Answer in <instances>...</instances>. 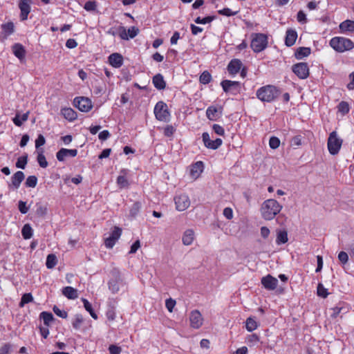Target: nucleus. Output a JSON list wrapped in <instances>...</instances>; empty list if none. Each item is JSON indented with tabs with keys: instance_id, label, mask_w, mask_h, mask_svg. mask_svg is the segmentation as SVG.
I'll use <instances>...</instances> for the list:
<instances>
[{
	"instance_id": "27",
	"label": "nucleus",
	"mask_w": 354,
	"mask_h": 354,
	"mask_svg": "<svg viewBox=\"0 0 354 354\" xmlns=\"http://www.w3.org/2000/svg\"><path fill=\"white\" fill-rule=\"evenodd\" d=\"M152 83L158 90H163L166 87V82L162 75L158 73L153 77Z\"/></svg>"
},
{
	"instance_id": "43",
	"label": "nucleus",
	"mask_w": 354,
	"mask_h": 354,
	"mask_svg": "<svg viewBox=\"0 0 354 354\" xmlns=\"http://www.w3.org/2000/svg\"><path fill=\"white\" fill-rule=\"evenodd\" d=\"M162 130L164 136L167 138L173 137L174 133L176 131V128L171 124L165 126L164 128H162Z\"/></svg>"
},
{
	"instance_id": "58",
	"label": "nucleus",
	"mask_w": 354,
	"mask_h": 354,
	"mask_svg": "<svg viewBox=\"0 0 354 354\" xmlns=\"http://www.w3.org/2000/svg\"><path fill=\"white\" fill-rule=\"evenodd\" d=\"M47 207L40 205L37 207L36 214L39 216H44L47 214Z\"/></svg>"
},
{
	"instance_id": "18",
	"label": "nucleus",
	"mask_w": 354,
	"mask_h": 354,
	"mask_svg": "<svg viewBox=\"0 0 354 354\" xmlns=\"http://www.w3.org/2000/svg\"><path fill=\"white\" fill-rule=\"evenodd\" d=\"M221 106H210L206 110V116L210 120H216L222 115Z\"/></svg>"
},
{
	"instance_id": "59",
	"label": "nucleus",
	"mask_w": 354,
	"mask_h": 354,
	"mask_svg": "<svg viewBox=\"0 0 354 354\" xmlns=\"http://www.w3.org/2000/svg\"><path fill=\"white\" fill-rule=\"evenodd\" d=\"M46 142V139L43 135L39 134L35 140V147L39 149L41 146L44 145Z\"/></svg>"
},
{
	"instance_id": "25",
	"label": "nucleus",
	"mask_w": 354,
	"mask_h": 354,
	"mask_svg": "<svg viewBox=\"0 0 354 354\" xmlns=\"http://www.w3.org/2000/svg\"><path fill=\"white\" fill-rule=\"evenodd\" d=\"M24 174L22 171H17L11 178V185L10 187L12 186L14 188L18 189L21 182L24 180Z\"/></svg>"
},
{
	"instance_id": "4",
	"label": "nucleus",
	"mask_w": 354,
	"mask_h": 354,
	"mask_svg": "<svg viewBox=\"0 0 354 354\" xmlns=\"http://www.w3.org/2000/svg\"><path fill=\"white\" fill-rule=\"evenodd\" d=\"M250 47L254 53L265 50L268 44V36L263 33H252Z\"/></svg>"
},
{
	"instance_id": "48",
	"label": "nucleus",
	"mask_w": 354,
	"mask_h": 354,
	"mask_svg": "<svg viewBox=\"0 0 354 354\" xmlns=\"http://www.w3.org/2000/svg\"><path fill=\"white\" fill-rule=\"evenodd\" d=\"M37 183V178L35 176H30L26 178L25 185L28 187H35Z\"/></svg>"
},
{
	"instance_id": "62",
	"label": "nucleus",
	"mask_w": 354,
	"mask_h": 354,
	"mask_svg": "<svg viewBox=\"0 0 354 354\" xmlns=\"http://www.w3.org/2000/svg\"><path fill=\"white\" fill-rule=\"evenodd\" d=\"M96 8L95 1H88L84 4V9L87 11H93Z\"/></svg>"
},
{
	"instance_id": "60",
	"label": "nucleus",
	"mask_w": 354,
	"mask_h": 354,
	"mask_svg": "<svg viewBox=\"0 0 354 354\" xmlns=\"http://www.w3.org/2000/svg\"><path fill=\"white\" fill-rule=\"evenodd\" d=\"M223 216L228 220H231L233 218L234 213L231 207H225L223 212Z\"/></svg>"
},
{
	"instance_id": "22",
	"label": "nucleus",
	"mask_w": 354,
	"mask_h": 354,
	"mask_svg": "<svg viewBox=\"0 0 354 354\" xmlns=\"http://www.w3.org/2000/svg\"><path fill=\"white\" fill-rule=\"evenodd\" d=\"M1 28L2 30L1 40L2 41L6 39L15 31V26L12 21L1 24Z\"/></svg>"
},
{
	"instance_id": "30",
	"label": "nucleus",
	"mask_w": 354,
	"mask_h": 354,
	"mask_svg": "<svg viewBox=\"0 0 354 354\" xmlns=\"http://www.w3.org/2000/svg\"><path fill=\"white\" fill-rule=\"evenodd\" d=\"M339 28L341 32H353L354 31V21L345 20L339 24Z\"/></svg>"
},
{
	"instance_id": "55",
	"label": "nucleus",
	"mask_w": 354,
	"mask_h": 354,
	"mask_svg": "<svg viewBox=\"0 0 354 354\" xmlns=\"http://www.w3.org/2000/svg\"><path fill=\"white\" fill-rule=\"evenodd\" d=\"M213 19H214V18L212 17H210V16L204 17L203 19H201L200 17H198L195 19V22L196 24H205L210 23Z\"/></svg>"
},
{
	"instance_id": "38",
	"label": "nucleus",
	"mask_w": 354,
	"mask_h": 354,
	"mask_svg": "<svg viewBox=\"0 0 354 354\" xmlns=\"http://www.w3.org/2000/svg\"><path fill=\"white\" fill-rule=\"evenodd\" d=\"M84 322V317L81 314H77L75 315L73 321L72 326L75 330H79Z\"/></svg>"
},
{
	"instance_id": "19",
	"label": "nucleus",
	"mask_w": 354,
	"mask_h": 354,
	"mask_svg": "<svg viewBox=\"0 0 354 354\" xmlns=\"http://www.w3.org/2000/svg\"><path fill=\"white\" fill-rule=\"evenodd\" d=\"M128 173L129 170L122 169L120 171V175L118 176L116 183L120 189L127 188L129 186L128 180Z\"/></svg>"
},
{
	"instance_id": "46",
	"label": "nucleus",
	"mask_w": 354,
	"mask_h": 354,
	"mask_svg": "<svg viewBox=\"0 0 354 354\" xmlns=\"http://www.w3.org/2000/svg\"><path fill=\"white\" fill-rule=\"evenodd\" d=\"M28 162V155L20 156L16 162V167L20 169H24Z\"/></svg>"
},
{
	"instance_id": "36",
	"label": "nucleus",
	"mask_w": 354,
	"mask_h": 354,
	"mask_svg": "<svg viewBox=\"0 0 354 354\" xmlns=\"http://www.w3.org/2000/svg\"><path fill=\"white\" fill-rule=\"evenodd\" d=\"M109 288L113 294L117 293L120 290L119 279H112L108 283Z\"/></svg>"
},
{
	"instance_id": "26",
	"label": "nucleus",
	"mask_w": 354,
	"mask_h": 354,
	"mask_svg": "<svg viewBox=\"0 0 354 354\" xmlns=\"http://www.w3.org/2000/svg\"><path fill=\"white\" fill-rule=\"evenodd\" d=\"M109 62L112 66L119 68L123 64V58L119 53H113L109 55Z\"/></svg>"
},
{
	"instance_id": "39",
	"label": "nucleus",
	"mask_w": 354,
	"mask_h": 354,
	"mask_svg": "<svg viewBox=\"0 0 354 354\" xmlns=\"http://www.w3.org/2000/svg\"><path fill=\"white\" fill-rule=\"evenodd\" d=\"M40 318L43 319L44 324L46 326H49L53 320V315L51 313L44 311L40 313Z\"/></svg>"
},
{
	"instance_id": "40",
	"label": "nucleus",
	"mask_w": 354,
	"mask_h": 354,
	"mask_svg": "<svg viewBox=\"0 0 354 354\" xmlns=\"http://www.w3.org/2000/svg\"><path fill=\"white\" fill-rule=\"evenodd\" d=\"M57 263V257L54 254H50L47 256L46 266L47 268L52 269L53 268Z\"/></svg>"
},
{
	"instance_id": "15",
	"label": "nucleus",
	"mask_w": 354,
	"mask_h": 354,
	"mask_svg": "<svg viewBox=\"0 0 354 354\" xmlns=\"http://www.w3.org/2000/svg\"><path fill=\"white\" fill-rule=\"evenodd\" d=\"M261 282L262 286L268 290H275L278 285L277 279L270 274L262 277Z\"/></svg>"
},
{
	"instance_id": "2",
	"label": "nucleus",
	"mask_w": 354,
	"mask_h": 354,
	"mask_svg": "<svg viewBox=\"0 0 354 354\" xmlns=\"http://www.w3.org/2000/svg\"><path fill=\"white\" fill-rule=\"evenodd\" d=\"M329 46L337 53H342L352 50L354 48V42L348 38L336 36L330 39Z\"/></svg>"
},
{
	"instance_id": "64",
	"label": "nucleus",
	"mask_w": 354,
	"mask_h": 354,
	"mask_svg": "<svg viewBox=\"0 0 354 354\" xmlns=\"http://www.w3.org/2000/svg\"><path fill=\"white\" fill-rule=\"evenodd\" d=\"M11 349V345L10 344H4L0 348V354H9Z\"/></svg>"
},
{
	"instance_id": "41",
	"label": "nucleus",
	"mask_w": 354,
	"mask_h": 354,
	"mask_svg": "<svg viewBox=\"0 0 354 354\" xmlns=\"http://www.w3.org/2000/svg\"><path fill=\"white\" fill-rule=\"evenodd\" d=\"M345 309V307L343 304H339L337 306H335L330 309V317L333 319L337 318L339 315L342 313L343 310Z\"/></svg>"
},
{
	"instance_id": "54",
	"label": "nucleus",
	"mask_w": 354,
	"mask_h": 354,
	"mask_svg": "<svg viewBox=\"0 0 354 354\" xmlns=\"http://www.w3.org/2000/svg\"><path fill=\"white\" fill-rule=\"evenodd\" d=\"M53 312L56 315L62 318H66L68 316V313L66 311L64 310L59 309L57 306H55L53 308Z\"/></svg>"
},
{
	"instance_id": "35",
	"label": "nucleus",
	"mask_w": 354,
	"mask_h": 354,
	"mask_svg": "<svg viewBox=\"0 0 354 354\" xmlns=\"http://www.w3.org/2000/svg\"><path fill=\"white\" fill-rule=\"evenodd\" d=\"M21 234L24 239H30L33 234V230L30 224H25L21 230Z\"/></svg>"
},
{
	"instance_id": "14",
	"label": "nucleus",
	"mask_w": 354,
	"mask_h": 354,
	"mask_svg": "<svg viewBox=\"0 0 354 354\" xmlns=\"http://www.w3.org/2000/svg\"><path fill=\"white\" fill-rule=\"evenodd\" d=\"M122 234V230L118 227H115L110 236L105 239L104 245L107 248H112L116 241L120 239Z\"/></svg>"
},
{
	"instance_id": "20",
	"label": "nucleus",
	"mask_w": 354,
	"mask_h": 354,
	"mask_svg": "<svg viewBox=\"0 0 354 354\" xmlns=\"http://www.w3.org/2000/svg\"><path fill=\"white\" fill-rule=\"evenodd\" d=\"M242 66L243 64L240 59H233L227 65V71L230 75L234 76L241 71Z\"/></svg>"
},
{
	"instance_id": "1",
	"label": "nucleus",
	"mask_w": 354,
	"mask_h": 354,
	"mask_svg": "<svg viewBox=\"0 0 354 354\" xmlns=\"http://www.w3.org/2000/svg\"><path fill=\"white\" fill-rule=\"evenodd\" d=\"M282 205L274 199H267L261 205V214L263 218L272 220L281 210Z\"/></svg>"
},
{
	"instance_id": "33",
	"label": "nucleus",
	"mask_w": 354,
	"mask_h": 354,
	"mask_svg": "<svg viewBox=\"0 0 354 354\" xmlns=\"http://www.w3.org/2000/svg\"><path fill=\"white\" fill-rule=\"evenodd\" d=\"M29 116V111H27L26 113H24L22 115H21L19 113H17L15 117L12 119L13 123L17 126L21 127L23 124V122L28 120Z\"/></svg>"
},
{
	"instance_id": "57",
	"label": "nucleus",
	"mask_w": 354,
	"mask_h": 354,
	"mask_svg": "<svg viewBox=\"0 0 354 354\" xmlns=\"http://www.w3.org/2000/svg\"><path fill=\"white\" fill-rule=\"evenodd\" d=\"M338 259L342 265H345L348 261V256L345 252H340L338 254Z\"/></svg>"
},
{
	"instance_id": "61",
	"label": "nucleus",
	"mask_w": 354,
	"mask_h": 354,
	"mask_svg": "<svg viewBox=\"0 0 354 354\" xmlns=\"http://www.w3.org/2000/svg\"><path fill=\"white\" fill-rule=\"evenodd\" d=\"M297 21L301 24H306L307 22L306 15L304 11L300 10L297 15Z\"/></svg>"
},
{
	"instance_id": "49",
	"label": "nucleus",
	"mask_w": 354,
	"mask_h": 354,
	"mask_svg": "<svg viewBox=\"0 0 354 354\" xmlns=\"http://www.w3.org/2000/svg\"><path fill=\"white\" fill-rule=\"evenodd\" d=\"M218 13L221 15L232 17L236 15L238 13V11H232L230 8H225L222 10H218Z\"/></svg>"
},
{
	"instance_id": "29",
	"label": "nucleus",
	"mask_w": 354,
	"mask_h": 354,
	"mask_svg": "<svg viewBox=\"0 0 354 354\" xmlns=\"http://www.w3.org/2000/svg\"><path fill=\"white\" fill-rule=\"evenodd\" d=\"M62 294L69 299L78 297L77 290L71 286H66L62 289Z\"/></svg>"
},
{
	"instance_id": "17",
	"label": "nucleus",
	"mask_w": 354,
	"mask_h": 354,
	"mask_svg": "<svg viewBox=\"0 0 354 354\" xmlns=\"http://www.w3.org/2000/svg\"><path fill=\"white\" fill-rule=\"evenodd\" d=\"M77 154L76 149H68L62 148L56 153V158L59 162H63L67 157H75Z\"/></svg>"
},
{
	"instance_id": "31",
	"label": "nucleus",
	"mask_w": 354,
	"mask_h": 354,
	"mask_svg": "<svg viewBox=\"0 0 354 354\" xmlns=\"http://www.w3.org/2000/svg\"><path fill=\"white\" fill-rule=\"evenodd\" d=\"M12 52L14 55L19 59H23L25 57V49L24 46L20 44H15L13 45Z\"/></svg>"
},
{
	"instance_id": "51",
	"label": "nucleus",
	"mask_w": 354,
	"mask_h": 354,
	"mask_svg": "<svg viewBox=\"0 0 354 354\" xmlns=\"http://www.w3.org/2000/svg\"><path fill=\"white\" fill-rule=\"evenodd\" d=\"M317 295L323 298H326L328 295L327 289L322 283H319L317 286Z\"/></svg>"
},
{
	"instance_id": "52",
	"label": "nucleus",
	"mask_w": 354,
	"mask_h": 354,
	"mask_svg": "<svg viewBox=\"0 0 354 354\" xmlns=\"http://www.w3.org/2000/svg\"><path fill=\"white\" fill-rule=\"evenodd\" d=\"M280 140L278 138L272 136L270 138L269 146L271 149H275L279 147Z\"/></svg>"
},
{
	"instance_id": "13",
	"label": "nucleus",
	"mask_w": 354,
	"mask_h": 354,
	"mask_svg": "<svg viewBox=\"0 0 354 354\" xmlns=\"http://www.w3.org/2000/svg\"><path fill=\"white\" fill-rule=\"evenodd\" d=\"M292 71L300 79H306L309 75V68L306 63H298L292 66Z\"/></svg>"
},
{
	"instance_id": "32",
	"label": "nucleus",
	"mask_w": 354,
	"mask_h": 354,
	"mask_svg": "<svg viewBox=\"0 0 354 354\" xmlns=\"http://www.w3.org/2000/svg\"><path fill=\"white\" fill-rule=\"evenodd\" d=\"M311 53V50L308 47H299L297 49L295 55L297 59H301L308 57Z\"/></svg>"
},
{
	"instance_id": "12",
	"label": "nucleus",
	"mask_w": 354,
	"mask_h": 354,
	"mask_svg": "<svg viewBox=\"0 0 354 354\" xmlns=\"http://www.w3.org/2000/svg\"><path fill=\"white\" fill-rule=\"evenodd\" d=\"M202 139L205 147L210 149H217L223 144V140L221 138L212 140L207 132H204L202 134Z\"/></svg>"
},
{
	"instance_id": "6",
	"label": "nucleus",
	"mask_w": 354,
	"mask_h": 354,
	"mask_svg": "<svg viewBox=\"0 0 354 354\" xmlns=\"http://www.w3.org/2000/svg\"><path fill=\"white\" fill-rule=\"evenodd\" d=\"M153 112L158 120L165 122H167L170 120V113L167 104L164 102H158L154 107Z\"/></svg>"
},
{
	"instance_id": "3",
	"label": "nucleus",
	"mask_w": 354,
	"mask_h": 354,
	"mask_svg": "<svg viewBox=\"0 0 354 354\" xmlns=\"http://www.w3.org/2000/svg\"><path fill=\"white\" fill-rule=\"evenodd\" d=\"M280 91L273 85L263 86L256 92L257 97L263 102H272L279 95Z\"/></svg>"
},
{
	"instance_id": "16",
	"label": "nucleus",
	"mask_w": 354,
	"mask_h": 354,
	"mask_svg": "<svg viewBox=\"0 0 354 354\" xmlns=\"http://www.w3.org/2000/svg\"><path fill=\"white\" fill-rule=\"evenodd\" d=\"M31 0H19V8L20 9V19L25 21L28 19V14L30 12Z\"/></svg>"
},
{
	"instance_id": "11",
	"label": "nucleus",
	"mask_w": 354,
	"mask_h": 354,
	"mask_svg": "<svg viewBox=\"0 0 354 354\" xmlns=\"http://www.w3.org/2000/svg\"><path fill=\"white\" fill-rule=\"evenodd\" d=\"M189 319L190 326L194 329L200 328L203 324V317L198 310L191 311Z\"/></svg>"
},
{
	"instance_id": "47",
	"label": "nucleus",
	"mask_w": 354,
	"mask_h": 354,
	"mask_svg": "<svg viewBox=\"0 0 354 354\" xmlns=\"http://www.w3.org/2000/svg\"><path fill=\"white\" fill-rule=\"evenodd\" d=\"M338 111L343 115L347 114L349 112V105L346 102L342 101L338 104Z\"/></svg>"
},
{
	"instance_id": "53",
	"label": "nucleus",
	"mask_w": 354,
	"mask_h": 354,
	"mask_svg": "<svg viewBox=\"0 0 354 354\" xmlns=\"http://www.w3.org/2000/svg\"><path fill=\"white\" fill-rule=\"evenodd\" d=\"M176 301L171 298H169L165 301V306L169 312L171 313L176 306Z\"/></svg>"
},
{
	"instance_id": "34",
	"label": "nucleus",
	"mask_w": 354,
	"mask_h": 354,
	"mask_svg": "<svg viewBox=\"0 0 354 354\" xmlns=\"http://www.w3.org/2000/svg\"><path fill=\"white\" fill-rule=\"evenodd\" d=\"M37 160L41 167L46 168L48 167V164L44 154V150L42 149H38L37 151Z\"/></svg>"
},
{
	"instance_id": "21",
	"label": "nucleus",
	"mask_w": 354,
	"mask_h": 354,
	"mask_svg": "<svg viewBox=\"0 0 354 354\" xmlns=\"http://www.w3.org/2000/svg\"><path fill=\"white\" fill-rule=\"evenodd\" d=\"M203 171V163L198 161L190 167L189 176L192 180L197 179Z\"/></svg>"
},
{
	"instance_id": "45",
	"label": "nucleus",
	"mask_w": 354,
	"mask_h": 354,
	"mask_svg": "<svg viewBox=\"0 0 354 354\" xmlns=\"http://www.w3.org/2000/svg\"><path fill=\"white\" fill-rule=\"evenodd\" d=\"M33 301V297L31 293H25L22 295L19 307L22 308L25 304H28Z\"/></svg>"
},
{
	"instance_id": "10",
	"label": "nucleus",
	"mask_w": 354,
	"mask_h": 354,
	"mask_svg": "<svg viewBox=\"0 0 354 354\" xmlns=\"http://www.w3.org/2000/svg\"><path fill=\"white\" fill-rule=\"evenodd\" d=\"M176 209L182 212L186 210L190 206V200L187 195L181 194L174 198Z\"/></svg>"
},
{
	"instance_id": "9",
	"label": "nucleus",
	"mask_w": 354,
	"mask_h": 354,
	"mask_svg": "<svg viewBox=\"0 0 354 354\" xmlns=\"http://www.w3.org/2000/svg\"><path fill=\"white\" fill-rule=\"evenodd\" d=\"M73 105L82 112H88L93 108L92 101L86 97H76Z\"/></svg>"
},
{
	"instance_id": "23",
	"label": "nucleus",
	"mask_w": 354,
	"mask_h": 354,
	"mask_svg": "<svg viewBox=\"0 0 354 354\" xmlns=\"http://www.w3.org/2000/svg\"><path fill=\"white\" fill-rule=\"evenodd\" d=\"M297 31L291 28L288 29L286 33L285 44L288 47L293 46L297 40Z\"/></svg>"
},
{
	"instance_id": "28",
	"label": "nucleus",
	"mask_w": 354,
	"mask_h": 354,
	"mask_svg": "<svg viewBox=\"0 0 354 354\" xmlns=\"http://www.w3.org/2000/svg\"><path fill=\"white\" fill-rule=\"evenodd\" d=\"M194 238L195 234L194 230L188 229L183 233L182 241L184 245H189L193 243Z\"/></svg>"
},
{
	"instance_id": "50",
	"label": "nucleus",
	"mask_w": 354,
	"mask_h": 354,
	"mask_svg": "<svg viewBox=\"0 0 354 354\" xmlns=\"http://www.w3.org/2000/svg\"><path fill=\"white\" fill-rule=\"evenodd\" d=\"M141 209V203L136 202L133 204L130 209V214L132 216H136Z\"/></svg>"
},
{
	"instance_id": "24",
	"label": "nucleus",
	"mask_w": 354,
	"mask_h": 354,
	"mask_svg": "<svg viewBox=\"0 0 354 354\" xmlns=\"http://www.w3.org/2000/svg\"><path fill=\"white\" fill-rule=\"evenodd\" d=\"M62 115L68 121H74L76 120L77 115V113L70 107H64L61 109Z\"/></svg>"
},
{
	"instance_id": "8",
	"label": "nucleus",
	"mask_w": 354,
	"mask_h": 354,
	"mask_svg": "<svg viewBox=\"0 0 354 354\" xmlns=\"http://www.w3.org/2000/svg\"><path fill=\"white\" fill-rule=\"evenodd\" d=\"M117 30L119 37L123 40L133 39L139 33V29L136 26H131L127 30L124 26H120Z\"/></svg>"
},
{
	"instance_id": "7",
	"label": "nucleus",
	"mask_w": 354,
	"mask_h": 354,
	"mask_svg": "<svg viewBox=\"0 0 354 354\" xmlns=\"http://www.w3.org/2000/svg\"><path fill=\"white\" fill-rule=\"evenodd\" d=\"M221 86L225 93L232 95H237L241 93V84L239 82L225 80L221 82Z\"/></svg>"
},
{
	"instance_id": "37",
	"label": "nucleus",
	"mask_w": 354,
	"mask_h": 354,
	"mask_svg": "<svg viewBox=\"0 0 354 354\" xmlns=\"http://www.w3.org/2000/svg\"><path fill=\"white\" fill-rule=\"evenodd\" d=\"M259 326L258 322L252 317H248L245 322V328L249 332L256 330Z\"/></svg>"
},
{
	"instance_id": "5",
	"label": "nucleus",
	"mask_w": 354,
	"mask_h": 354,
	"mask_svg": "<svg viewBox=\"0 0 354 354\" xmlns=\"http://www.w3.org/2000/svg\"><path fill=\"white\" fill-rule=\"evenodd\" d=\"M343 140L341 139L336 131H332L328 136L327 147L329 153L331 155H337L342 145Z\"/></svg>"
},
{
	"instance_id": "56",
	"label": "nucleus",
	"mask_w": 354,
	"mask_h": 354,
	"mask_svg": "<svg viewBox=\"0 0 354 354\" xmlns=\"http://www.w3.org/2000/svg\"><path fill=\"white\" fill-rule=\"evenodd\" d=\"M212 129L214 131L215 133H216L218 136H224L225 134V129L223 127L219 124H214L212 126Z\"/></svg>"
},
{
	"instance_id": "42",
	"label": "nucleus",
	"mask_w": 354,
	"mask_h": 354,
	"mask_svg": "<svg viewBox=\"0 0 354 354\" xmlns=\"http://www.w3.org/2000/svg\"><path fill=\"white\" fill-rule=\"evenodd\" d=\"M288 234L286 231H280L278 232L276 243L278 245L286 243L288 241Z\"/></svg>"
},
{
	"instance_id": "63",
	"label": "nucleus",
	"mask_w": 354,
	"mask_h": 354,
	"mask_svg": "<svg viewBox=\"0 0 354 354\" xmlns=\"http://www.w3.org/2000/svg\"><path fill=\"white\" fill-rule=\"evenodd\" d=\"M18 207L21 214H26L29 209V208L26 206V203L22 201H19Z\"/></svg>"
},
{
	"instance_id": "44",
	"label": "nucleus",
	"mask_w": 354,
	"mask_h": 354,
	"mask_svg": "<svg viewBox=\"0 0 354 354\" xmlns=\"http://www.w3.org/2000/svg\"><path fill=\"white\" fill-rule=\"evenodd\" d=\"M199 80L203 84H209L212 80V75L208 71H205L200 75Z\"/></svg>"
}]
</instances>
